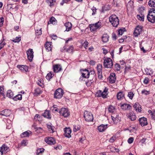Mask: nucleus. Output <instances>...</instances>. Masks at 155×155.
<instances>
[{
    "mask_svg": "<svg viewBox=\"0 0 155 155\" xmlns=\"http://www.w3.org/2000/svg\"><path fill=\"white\" fill-rule=\"evenodd\" d=\"M45 141L48 144L50 145L54 144L55 143L54 138L51 137H46L45 139Z\"/></svg>",
    "mask_w": 155,
    "mask_h": 155,
    "instance_id": "obj_8",
    "label": "nucleus"
},
{
    "mask_svg": "<svg viewBox=\"0 0 155 155\" xmlns=\"http://www.w3.org/2000/svg\"><path fill=\"white\" fill-rule=\"evenodd\" d=\"M115 68L117 71H119L120 69V65L117 64L116 63L114 65Z\"/></svg>",
    "mask_w": 155,
    "mask_h": 155,
    "instance_id": "obj_47",
    "label": "nucleus"
},
{
    "mask_svg": "<svg viewBox=\"0 0 155 155\" xmlns=\"http://www.w3.org/2000/svg\"><path fill=\"white\" fill-rule=\"evenodd\" d=\"M52 74L51 72H50L47 74L46 78L48 80H49L52 78Z\"/></svg>",
    "mask_w": 155,
    "mask_h": 155,
    "instance_id": "obj_48",
    "label": "nucleus"
},
{
    "mask_svg": "<svg viewBox=\"0 0 155 155\" xmlns=\"http://www.w3.org/2000/svg\"><path fill=\"white\" fill-rule=\"evenodd\" d=\"M127 117L131 121H134L136 120V116L135 114L133 112H131L127 115Z\"/></svg>",
    "mask_w": 155,
    "mask_h": 155,
    "instance_id": "obj_19",
    "label": "nucleus"
},
{
    "mask_svg": "<svg viewBox=\"0 0 155 155\" xmlns=\"http://www.w3.org/2000/svg\"><path fill=\"white\" fill-rule=\"evenodd\" d=\"M4 92V88L3 86H0V96H3V98H5V95L3 93Z\"/></svg>",
    "mask_w": 155,
    "mask_h": 155,
    "instance_id": "obj_41",
    "label": "nucleus"
},
{
    "mask_svg": "<svg viewBox=\"0 0 155 155\" xmlns=\"http://www.w3.org/2000/svg\"><path fill=\"white\" fill-rule=\"evenodd\" d=\"M84 117L86 121L88 122L92 121L93 119L92 114L91 112L87 111L84 112Z\"/></svg>",
    "mask_w": 155,
    "mask_h": 155,
    "instance_id": "obj_5",
    "label": "nucleus"
},
{
    "mask_svg": "<svg viewBox=\"0 0 155 155\" xmlns=\"http://www.w3.org/2000/svg\"><path fill=\"white\" fill-rule=\"evenodd\" d=\"M10 111L8 109H5L0 112V115L6 117L10 115Z\"/></svg>",
    "mask_w": 155,
    "mask_h": 155,
    "instance_id": "obj_16",
    "label": "nucleus"
},
{
    "mask_svg": "<svg viewBox=\"0 0 155 155\" xmlns=\"http://www.w3.org/2000/svg\"><path fill=\"white\" fill-rule=\"evenodd\" d=\"M110 22L114 27H117L119 24V20L115 15H111L109 18Z\"/></svg>",
    "mask_w": 155,
    "mask_h": 155,
    "instance_id": "obj_2",
    "label": "nucleus"
},
{
    "mask_svg": "<svg viewBox=\"0 0 155 155\" xmlns=\"http://www.w3.org/2000/svg\"><path fill=\"white\" fill-rule=\"evenodd\" d=\"M80 129V127L79 126H74V132H76L78 130Z\"/></svg>",
    "mask_w": 155,
    "mask_h": 155,
    "instance_id": "obj_50",
    "label": "nucleus"
},
{
    "mask_svg": "<svg viewBox=\"0 0 155 155\" xmlns=\"http://www.w3.org/2000/svg\"><path fill=\"white\" fill-rule=\"evenodd\" d=\"M4 21V18L2 17L0 18V27L2 26Z\"/></svg>",
    "mask_w": 155,
    "mask_h": 155,
    "instance_id": "obj_57",
    "label": "nucleus"
},
{
    "mask_svg": "<svg viewBox=\"0 0 155 155\" xmlns=\"http://www.w3.org/2000/svg\"><path fill=\"white\" fill-rule=\"evenodd\" d=\"M53 108L52 109V111L53 112L55 113L56 112H58L59 111V110L58 108L53 107Z\"/></svg>",
    "mask_w": 155,
    "mask_h": 155,
    "instance_id": "obj_61",
    "label": "nucleus"
},
{
    "mask_svg": "<svg viewBox=\"0 0 155 155\" xmlns=\"http://www.w3.org/2000/svg\"><path fill=\"white\" fill-rule=\"evenodd\" d=\"M149 5L151 7L155 6V0H150L148 2Z\"/></svg>",
    "mask_w": 155,
    "mask_h": 155,
    "instance_id": "obj_37",
    "label": "nucleus"
},
{
    "mask_svg": "<svg viewBox=\"0 0 155 155\" xmlns=\"http://www.w3.org/2000/svg\"><path fill=\"white\" fill-rule=\"evenodd\" d=\"M64 25L66 28V29L65 31H69L71 30L72 27V24L70 22L66 23L64 24Z\"/></svg>",
    "mask_w": 155,
    "mask_h": 155,
    "instance_id": "obj_21",
    "label": "nucleus"
},
{
    "mask_svg": "<svg viewBox=\"0 0 155 155\" xmlns=\"http://www.w3.org/2000/svg\"><path fill=\"white\" fill-rule=\"evenodd\" d=\"M134 107L137 112H141V106L138 103H136L134 106Z\"/></svg>",
    "mask_w": 155,
    "mask_h": 155,
    "instance_id": "obj_23",
    "label": "nucleus"
},
{
    "mask_svg": "<svg viewBox=\"0 0 155 155\" xmlns=\"http://www.w3.org/2000/svg\"><path fill=\"white\" fill-rule=\"evenodd\" d=\"M47 127L48 128L50 133H53L54 132V127L50 124H47Z\"/></svg>",
    "mask_w": 155,
    "mask_h": 155,
    "instance_id": "obj_36",
    "label": "nucleus"
},
{
    "mask_svg": "<svg viewBox=\"0 0 155 155\" xmlns=\"http://www.w3.org/2000/svg\"><path fill=\"white\" fill-rule=\"evenodd\" d=\"M116 80L115 74L114 73H111L109 79L110 83L113 84L115 82Z\"/></svg>",
    "mask_w": 155,
    "mask_h": 155,
    "instance_id": "obj_15",
    "label": "nucleus"
},
{
    "mask_svg": "<svg viewBox=\"0 0 155 155\" xmlns=\"http://www.w3.org/2000/svg\"><path fill=\"white\" fill-rule=\"evenodd\" d=\"M43 150L44 149L43 148L38 149L37 150V154L38 155L40 154L41 153L43 152Z\"/></svg>",
    "mask_w": 155,
    "mask_h": 155,
    "instance_id": "obj_53",
    "label": "nucleus"
},
{
    "mask_svg": "<svg viewBox=\"0 0 155 155\" xmlns=\"http://www.w3.org/2000/svg\"><path fill=\"white\" fill-rule=\"evenodd\" d=\"M141 93L142 94H144L145 95H147L150 94V92L149 91H147L145 90H144L142 91Z\"/></svg>",
    "mask_w": 155,
    "mask_h": 155,
    "instance_id": "obj_54",
    "label": "nucleus"
},
{
    "mask_svg": "<svg viewBox=\"0 0 155 155\" xmlns=\"http://www.w3.org/2000/svg\"><path fill=\"white\" fill-rule=\"evenodd\" d=\"M149 81V79L148 78H145L143 80V83L145 84H147Z\"/></svg>",
    "mask_w": 155,
    "mask_h": 155,
    "instance_id": "obj_60",
    "label": "nucleus"
},
{
    "mask_svg": "<svg viewBox=\"0 0 155 155\" xmlns=\"http://www.w3.org/2000/svg\"><path fill=\"white\" fill-rule=\"evenodd\" d=\"M102 66L101 64H98L97 66V73L101 74L102 73Z\"/></svg>",
    "mask_w": 155,
    "mask_h": 155,
    "instance_id": "obj_34",
    "label": "nucleus"
},
{
    "mask_svg": "<svg viewBox=\"0 0 155 155\" xmlns=\"http://www.w3.org/2000/svg\"><path fill=\"white\" fill-rule=\"evenodd\" d=\"M109 36L107 34H103L101 38L102 41L104 43H106L108 41Z\"/></svg>",
    "mask_w": 155,
    "mask_h": 155,
    "instance_id": "obj_22",
    "label": "nucleus"
},
{
    "mask_svg": "<svg viewBox=\"0 0 155 155\" xmlns=\"http://www.w3.org/2000/svg\"><path fill=\"white\" fill-rule=\"evenodd\" d=\"M92 83V82L91 80L90 81H86V84L88 86H90Z\"/></svg>",
    "mask_w": 155,
    "mask_h": 155,
    "instance_id": "obj_64",
    "label": "nucleus"
},
{
    "mask_svg": "<svg viewBox=\"0 0 155 155\" xmlns=\"http://www.w3.org/2000/svg\"><path fill=\"white\" fill-rule=\"evenodd\" d=\"M9 150V147L5 144H3L2 147H0V152L1 154L5 153Z\"/></svg>",
    "mask_w": 155,
    "mask_h": 155,
    "instance_id": "obj_10",
    "label": "nucleus"
},
{
    "mask_svg": "<svg viewBox=\"0 0 155 155\" xmlns=\"http://www.w3.org/2000/svg\"><path fill=\"white\" fill-rule=\"evenodd\" d=\"M134 94L131 92L130 91L128 92V97L130 99H132L133 98V97L134 95Z\"/></svg>",
    "mask_w": 155,
    "mask_h": 155,
    "instance_id": "obj_43",
    "label": "nucleus"
},
{
    "mask_svg": "<svg viewBox=\"0 0 155 155\" xmlns=\"http://www.w3.org/2000/svg\"><path fill=\"white\" fill-rule=\"evenodd\" d=\"M64 94V91L61 88L57 89L54 93V98L55 99H60Z\"/></svg>",
    "mask_w": 155,
    "mask_h": 155,
    "instance_id": "obj_4",
    "label": "nucleus"
},
{
    "mask_svg": "<svg viewBox=\"0 0 155 155\" xmlns=\"http://www.w3.org/2000/svg\"><path fill=\"white\" fill-rule=\"evenodd\" d=\"M21 40V37H17L15 38H13V39L12 40L13 42L15 43H18Z\"/></svg>",
    "mask_w": 155,
    "mask_h": 155,
    "instance_id": "obj_42",
    "label": "nucleus"
},
{
    "mask_svg": "<svg viewBox=\"0 0 155 155\" xmlns=\"http://www.w3.org/2000/svg\"><path fill=\"white\" fill-rule=\"evenodd\" d=\"M108 89L107 88L105 87L103 91L102 92V97L103 98H107V96L108 94Z\"/></svg>",
    "mask_w": 155,
    "mask_h": 155,
    "instance_id": "obj_28",
    "label": "nucleus"
},
{
    "mask_svg": "<svg viewBox=\"0 0 155 155\" xmlns=\"http://www.w3.org/2000/svg\"><path fill=\"white\" fill-rule=\"evenodd\" d=\"M122 108L125 110H129L131 109V106L129 104H124L121 106Z\"/></svg>",
    "mask_w": 155,
    "mask_h": 155,
    "instance_id": "obj_25",
    "label": "nucleus"
},
{
    "mask_svg": "<svg viewBox=\"0 0 155 155\" xmlns=\"http://www.w3.org/2000/svg\"><path fill=\"white\" fill-rule=\"evenodd\" d=\"M51 42H47L45 45V48L47 51H51L52 49Z\"/></svg>",
    "mask_w": 155,
    "mask_h": 155,
    "instance_id": "obj_18",
    "label": "nucleus"
},
{
    "mask_svg": "<svg viewBox=\"0 0 155 155\" xmlns=\"http://www.w3.org/2000/svg\"><path fill=\"white\" fill-rule=\"evenodd\" d=\"M36 35H40L42 34L41 28L39 30H37L35 31Z\"/></svg>",
    "mask_w": 155,
    "mask_h": 155,
    "instance_id": "obj_49",
    "label": "nucleus"
},
{
    "mask_svg": "<svg viewBox=\"0 0 155 155\" xmlns=\"http://www.w3.org/2000/svg\"><path fill=\"white\" fill-rule=\"evenodd\" d=\"M90 72L88 71V70L85 69L82 72V77L80 78V80H82V77L85 78H88L89 77Z\"/></svg>",
    "mask_w": 155,
    "mask_h": 155,
    "instance_id": "obj_7",
    "label": "nucleus"
},
{
    "mask_svg": "<svg viewBox=\"0 0 155 155\" xmlns=\"http://www.w3.org/2000/svg\"><path fill=\"white\" fill-rule=\"evenodd\" d=\"M115 137H112L109 140V141L111 143H113L115 140Z\"/></svg>",
    "mask_w": 155,
    "mask_h": 155,
    "instance_id": "obj_63",
    "label": "nucleus"
},
{
    "mask_svg": "<svg viewBox=\"0 0 155 155\" xmlns=\"http://www.w3.org/2000/svg\"><path fill=\"white\" fill-rule=\"evenodd\" d=\"M27 141H26L25 140H23L21 142V145L22 146H25L27 145Z\"/></svg>",
    "mask_w": 155,
    "mask_h": 155,
    "instance_id": "obj_59",
    "label": "nucleus"
},
{
    "mask_svg": "<svg viewBox=\"0 0 155 155\" xmlns=\"http://www.w3.org/2000/svg\"><path fill=\"white\" fill-rule=\"evenodd\" d=\"M14 94L13 92L11 90H8L7 92L6 96L8 97L13 99Z\"/></svg>",
    "mask_w": 155,
    "mask_h": 155,
    "instance_id": "obj_30",
    "label": "nucleus"
},
{
    "mask_svg": "<svg viewBox=\"0 0 155 155\" xmlns=\"http://www.w3.org/2000/svg\"><path fill=\"white\" fill-rule=\"evenodd\" d=\"M33 53L34 52L33 51V49H29L27 51L28 58L30 61H32V59L34 57Z\"/></svg>",
    "mask_w": 155,
    "mask_h": 155,
    "instance_id": "obj_9",
    "label": "nucleus"
},
{
    "mask_svg": "<svg viewBox=\"0 0 155 155\" xmlns=\"http://www.w3.org/2000/svg\"><path fill=\"white\" fill-rule=\"evenodd\" d=\"M142 31L141 28L140 27L137 26V27L134 32V35L135 37H137L138 35H140Z\"/></svg>",
    "mask_w": 155,
    "mask_h": 155,
    "instance_id": "obj_14",
    "label": "nucleus"
},
{
    "mask_svg": "<svg viewBox=\"0 0 155 155\" xmlns=\"http://www.w3.org/2000/svg\"><path fill=\"white\" fill-rule=\"evenodd\" d=\"M42 115L45 117L48 118H51V115L50 114L49 111L48 110H46L44 113L42 114Z\"/></svg>",
    "mask_w": 155,
    "mask_h": 155,
    "instance_id": "obj_26",
    "label": "nucleus"
},
{
    "mask_svg": "<svg viewBox=\"0 0 155 155\" xmlns=\"http://www.w3.org/2000/svg\"><path fill=\"white\" fill-rule=\"evenodd\" d=\"M134 140V138L132 137H130L128 139L127 142L131 144L133 142Z\"/></svg>",
    "mask_w": 155,
    "mask_h": 155,
    "instance_id": "obj_55",
    "label": "nucleus"
},
{
    "mask_svg": "<svg viewBox=\"0 0 155 155\" xmlns=\"http://www.w3.org/2000/svg\"><path fill=\"white\" fill-rule=\"evenodd\" d=\"M62 67L59 64H56L53 66L54 71L55 72H58L61 70Z\"/></svg>",
    "mask_w": 155,
    "mask_h": 155,
    "instance_id": "obj_20",
    "label": "nucleus"
},
{
    "mask_svg": "<svg viewBox=\"0 0 155 155\" xmlns=\"http://www.w3.org/2000/svg\"><path fill=\"white\" fill-rule=\"evenodd\" d=\"M124 94L122 92L120 91L117 93V98L118 100H122L124 97Z\"/></svg>",
    "mask_w": 155,
    "mask_h": 155,
    "instance_id": "obj_29",
    "label": "nucleus"
},
{
    "mask_svg": "<svg viewBox=\"0 0 155 155\" xmlns=\"http://www.w3.org/2000/svg\"><path fill=\"white\" fill-rule=\"evenodd\" d=\"M97 96L99 97H102V91L101 90L98 91L96 93Z\"/></svg>",
    "mask_w": 155,
    "mask_h": 155,
    "instance_id": "obj_56",
    "label": "nucleus"
},
{
    "mask_svg": "<svg viewBox=\"0 0 155 155\" xmlns=\"http://www.w3.org/2000/svg\"><path fill=\"white\" fill-rule=\"evenodd\" d=\"M56 20V19L54 17H51L50 19V21H48V23L54 24Z\"/></svg>",
    "mask_w": 155,
    "mask_h": 155,
    "instance_id": "obj_44",
    "label": "nucleus"
},
{
    "mask_svg": "<svg viewBox=\"0 0 155 155\" xmlns=\"http://www.w3.org/2000/svg\"><path fill=\"white\" fill-rule=\"evenodd\" d=\"M88 43L87 41H85L84 42L83 45L84 46V48H85V49H87V45H88Z\"/></svg>",
    "mask_w": 155,
    "mask_h": 155,
    "instance_id": "obj_58",
    "label": "nucleus"
},
{
    "mask_svg": "<svg viewBox=\"0 0 155 155\" xmlns=\"http://www.w3.org/2000/svg\"><path fill=\"white\" fill-rule=\"evenodd\" d=\"M47 3L49 4V5L51 7L54 5V3L56 2V0H46Z\"/></svg>",
    "mask_w": 155,
    "mask_h": 155,
    "instance_id": "obj_35",
    "label": "nucleus"
},
{
    "mask_svg": "<svg viewBox=\"0 0 155 155\" xmlns=\"http://www.w3.org/2000/svg\"><path fill=\"white\" fill-rule=\"evenodd\" d=\"M137 19L140 21H144V16L143 14L140 13L139 15H137Z\"/></svg>",
    "mask_w": 155,
    "mask_h": 155,
    "instance_id": "obj_32",
    "label": "nucleus"
},
{
    "mask_svg": "<svg viewBox=\"0 0 155 155\" xmlns=\"http://www.w3.org/2000/svg\"><path fill=\"white\" fill-rule=\"evenodd\" d=\"M131 67L130 66H126L125 69V72L129 71L131 70Z\"/></svg>",
    "mask_w": 155,
    "mask_h": 155,
    "instance_id": "obj_51",
    "label": "nucleus"
},
{
    "mask_svg": "<svg viewBox=\"0 0 155 155\" xmlns=\"http://www.w3.org/2000/svg\"><path fill=\"white\" fill-rule=\"evenodd\" d=\"M89 28H90V30L92 31H96L97 29L95 28V27L94 25V24H90L89 25Z\"/></svg>",
    "mask_w": 155,
    "mask_h": 155,
    "instance_id": "obj_40",
    "label": "nucleus"
},
{
    "mask_svg": "<svg viewBox=\"0 0 155 155\" xmlns=\"http://www.w3.org/2000/svg\"><path fill=\"white\" fill-rule=\"evenodd\" d=\"M34 91L35 92L34 93V94L35 96H37L41 94L42 92V91L39 88H37L36 89H35Z\"/></svg>",
    "mask_w": 155,
    "mask_h": 155,
    "instance_id": "obj_27",
    "label": "nucleus"
},
{
    "mask_svg": "<svg viewBox=\"0 0 155 155\" xmlns=\"http://www.w3.org/2000/svg\"><path fill=\"white\" fill-rule=\"evenodd\" d=\"M139 120L140 124L142 126L147 125V119L146 118L142 117L139 119Z\"/></svg>",
    "mask_w": 155,
    "mask_h": 155,
    "instance_id": "obj_11",
    "label": "nucleus"
},
{
    "mask_svg": "<svg viewBox=\"0 0 155 155\" xmlns=\"http://www.w3.org/2000/svg\"><path fill=\"white\" fill-rule=\"evenodd\" d=\"M94 25L97 30V29L100 28H101V22L99 21L97 22L94 24Z\"/></svg>",
    "mask_w": 155,
    "mask_h": 155,
    "instance_id": "obj_39",
    "label": "nucleus"
},
{
    "mask_svg": "<svg viewBox=\"0 0 155 155\" xmlns=\"http://www.w3.org/2000/svg\"><path fill=\"white\" fill-rule=\"evenodd\" d=\"M29 135V133L27 131H25L22 133L21 136L22 137H26L28 136Z\"/></svg>",
    "mask_w": 155,
    "mask_h": 155,
    "instance_id": "obj_45",
    "label": "nucleus"
},
{
    "mask_svg": "<svg viewBox=\"0 0 155 155\" xmlns=\"http://www.w3.org/2000/svg\"><path fill=\"white\" fill-rule=\"evenodd\" d=\"M22 96L21 94H18L14 97L13 99L15 101H17V100H21L22 99Z\"/></svg>",
    "mask_w": 155,
    "mask_h": 155,
    "instance_id": "obj_33",
    "label": "nucleus"
},
{
    "mask_svg": "<svg viewBox=\"0 0 155 155\" xmlns=\"http://www.w3.org/2000/svg\"><path fill=\"white\" fill-rule=\"evenodd\" d=\"M92 10L93 11V13H92V15H93L95 14L96 12L97 9L96 8L93 7L92 9Z\"/></svg>",
    "mask_w": 155,
    "mask_h": 155,
    "instance_id": "obj_62",
    "label": "nucleus"
},
{
    "mask_svg": "<svg viewBox=\"0 0 155 155\" xmlns=\"http://www.w3.org/2000/svg\"><path fill=\"white\" fill-rule=\"evenodd\" d=\"M107 128V125L101 124L98 127V130L100 132L104 131Z\"/></svg>",
    "mask_w": 155,
    "mask_h": 155,
    "instance_id": "obj_24",
    "label": "nucleus"
},
{
    "mask_svg": "<svg viewBox=\"0 0 155 155\" xmlns=\"http://www.w3.org/2000/svg\"><path fill=\"white\" fill-rule=\"evenodd\" d=\"M147 19L149 21L152 23L155 22V8H151L149 11Z\"/></svg>",
    "mask_w": 155,
    "mask_h": 155,
    "instance_id": "obj_1",
    "label": "nucleus"
},
{
    "mask_svg": "<svg viewBox=\"0 0 155 155\" xmlns=\"http://www.w3.org/2000/svg\"><path fill=\"white\" fill-rule=\"evenodd\" d=\"M37 84L40 86L41 87H44V84L42 82H41V79L39 80H38L37 81Z\"/></svg>",
    "mask_w": 155,
    "mask_h": 155,
    "instance_id": "obj_46",
    "label": "nucleus"
},
{
    "mask_svg": "<svg viewBox=\"0 0 155 155\" xmlns=\"http://www.w3.org/2000/svg\"><path fill=\"white\" fill-rule=\"evenodd\" d=\"M60 114L64 117H67L70 115V112L67 108H61L59 111Z\"/></svg>",
    "mask_w": 155,
    "mask_h": 155,
    "instance_id": "obj_6",
    "label": "nucleus"
},
{
    "mask_svg": "<svg viewBox=\"0 0 155 155\" xmlns=\"http://www.w3.org/2000/svg\"><path fill=\"white\" fill-rule=\"evenodd\" d=\"M17 67L22 72L26 73L28 71V67L26 65H18Z\"/></svg>",
    "mask_w": 155,
    "mask_h": 155,
    "instance_id": "obj_13",
    "label": "nucleus"
},
{
    "mask_svg": "<svg viewBox=\"0 0 155 155\" xmlns=\"http://www.w3.org/2000/svg\"><path fill=\"white\" fill-rule=\"evenodd\" d=\"M124 31H123V30L121 29H119L117 31V35L118 36H120L123 33Z\"/></svg>",
    "mask_w": 155,
    "mask_h": 155,
    "instance_id": "obj_52",
    "label": "nucleus"
},
{
    "mask_svg": "<svg viewBox=\"0 0 155 155\" xmlns=\"http://www.w3.org/2000/svg\"><path fill=\"white\" fill-rule=\"evenodd\" d=\"M108 110L110 113H113L115 111V108L113 106L110 105L109 106Z\"/></svg>",
    "mask_w": 155,
    "mask_h": 155,
    "instance_id": "obj_38",
    "label": "nucleus"
},
{
    "mask_svg": "<svg viewBox=\"0 0 155 155\" xmlns=\"http://www.w3.org/2000/svg\"><path fill=\"white\" fill-rule=\"evenodd\" d=\"M64 48L66 52L69 53H71L74 51V47L72 46H71L68 48H65L64 46Z\"/></svg>",
    "mask_w": 155,
    "mask_h": 155,
    "instance_id": "obj_31",
    "label": "nucleus"
},
{
    "mask_svg": "<svg viewBox=\"0 0 155 155\" xmlns=\"http://www.w3.org/2000/svg\"><path fill=\"white\" fill-rule=\"evenodd\" d=\"M112 119L114 124H117L120 120V118L119 116L114 115L111 116Z\"/></svg>",
    "mask_w": 155,
    "mask_h": 155,
    "instance_id": "obj_17",
    "label": "nucleus"
},
{
    "mask_svg": "<svg viewBox=\"0 0 155 155\" xmlns=\"http://www.w3.org/2000/svg\"><path fill=\"white\" fill-rule=\"evenodd\" d=\"M104 60L103 65L104 68H111L113 65L112 60L110 58H105Z\"/></svg>",
    "mask_w": 155,
    "mask_h": 155,
    "instance_id": "obj_3",
    "label": "nucleus"
},
{
    "mask_svg": "<svg viewBox=\"0 0 155 155\" xmlns=\"http://www.w3.org/2000/svg\"><path fill=\"white\" fill-rule=\"evenodd\" d=\"M64 135L66 137L70 138L71 137V130L70 128H65L64 130Z\"/></svg>",
    "mask_w": 155,
    "mask_h": 155,
    "instance_id": "obj_12",
    "label": "nucleus"
}]
</instances>
